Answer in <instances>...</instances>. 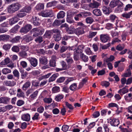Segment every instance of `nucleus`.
Segmentation results:
<instances>
[{
    "label": "nucleus",
    "mask_w": 132,
    "mask_h": 132,
    "mask_svg": "<svg viewBox=\"0 0 132 132\" xmlns=\"http://www.w3.org/2000/svg\"><path fill=\"white\" fill-rule=\"evenodd\" d=\"M108 107L109 108H111L113 107H116L118 108V106L117 104L114 103H109L108 105Z\"/></svg>",
    "instance_id": "obj_56"
},
{
    "label": "nucleus",
    "mask_w": 132,
    "mask_h": 132,
    "mask_svg": "<svg viewBox=\"0 0 132 132\" xmlns=\"http://www.w3.org/2000/svg\"><path fill=\"white\" fill-rule=\"evenodd\" d=\"M69 88L67 86H64L62 88V91L65 93H68L69 92Z\"/></svg>",
    "instance_id": "obj_58"
},
{
    "label": "nucleus",
    "mask_w": 132,
    "mask_h": 132,
    "mask_svg": "<svg viewBox=\"0 0 132 132\" xmlns=\"http://www.w3.org/2000/svg\"><path fill=\"white\" fill-rule=\"evenodd\" d=\"M59 74L57 73H55L52 75L49 79L48 82H51L54 81L57 77L58 76Z\"/></svg>",
    "instance_id": "obj_26"
},
{
    "label": "nucleus",
    "mask_w": 132,
    "mask_h": 132,
    "mask_svg": "<svg viewBox=\"0 0 132 132\" xmlns=\"http://www.w3.org/2000/svg\"><path fill=\"white\" fill-rule=\"evenodd\" d=\"M67 21L70 23H72L74 22V21L72 19V15L70 14H67Z\"/></svg>",
    "instance_id": "obj_17"
},
{
    "label": "nucleus",
    "mask_w": 132,
    "mask_h": 132,
    "mask_svg": "<svg viewBox=\"0 0 132 132\" xmlns=\"http://www.w3.org/2000/svg\"><path fill=\"white\" fill-rule=\"evenodd\" d=\"M93 19L91 17H88L85 20L86 22L87 23L91 24L94 21Z\"/></svg>",
    "instance_id": "obj_36"
},
{
    "label": "nucleus",
    "mask_w": 132,
    "mask_h": 132,
    "mask_svg": "<svg viewBox=\"0 0 132 132\" xmlns=\"http://www.w3.org/2000/svg\"><path fill=\"white\" fill-rule=\"evenodd\" d=\"M65 77H62L58 79L57 80V82L58 83H61L63 82L65 80Z\"/></svg>",
    "instance_id": "obj_59"
},
{
    "label": "nucleus",
    "mask_w": 132,
    "mask_h": 132,
    "mask_svg": "<svg viewBox=\"0 0 132 132\" xmlns=\"http://www.w3.org/2000/svg\"><path fill=\"white\" fill-rule=\"evenodd\" d=\"M4 85L6 86L12 87L15 86L16 82L13 81L6 80L4 81Z\"/></svg>",
    "instance_id": "obj_6"
},
{
    "label": "nucleus",
    "mask_w": 132,
    "mask_h": 132,
    "mask_svg": "<svg viewBox=\"0 0 132 132\" xmlns=\"http://www.w3.org/2000/svg\"><path fill=\"white\" fill-rule=\"evenodd\" d=\"M65 13L63 11H60L58 13L57 15V18L59 19L60 18H63L65 16Z\"/></svg>",
    "instance_id": "obj_34"
},
{
    "label": "nucleus",
    "mask_w": 132,
    "mask_h": 132,
    "mask_svg": "<svg viewBox=\"0 0 132 132\" xmlns=\"http://www.w3.org/2000/svg\"><path fill=\"white\" fill-rule=\"evenodd\" d=\"M99 26V25L97 24H94L91 26V29L92 30H98L100 29Z\"/></svg>",
    "instance_id": "obj_32"
},
{
    "label": "nucleus",
    "mask_w": 132,
    "mask_h": 132,
    "mask_svg": "<svg viewBox=\"0 0 132 132\" xmlns=\"http://www.w3.org/2000/svg\"><path fill=\"white\" fill-rule=\"evenodd\" d=\"M33 38L31 36L26 37L24 39V41L27 42L28 43L29 42L31 41L33 39Z\"/></svg>",
    "instance_id": "obj_51"
},
{
    "label": "nucleus",
    "mask_w": 132,
    "mask_h": 132,
    "mask_svg": "<svg viewBox=\"0 0 132 132\" xmlns=\"http://www.w3.org/2000/svg\"><path fill=\"white\" fill-rule=\"evenodd\" d=\"M21 119L23 121H29L30 120V116L28 113L23 114L21 116Z\"/></svg>",
    "instance_id": "obj_8"
},
{
    "label": "nucleus",
    "mask_w": 132,
    "mask_h": 132,
    "mask_svg": "<svg viewBox=\"0 0 132 132\" xmlns=\"http://www.w3.org/2000/svg\"><path fill=\"white\" fill-rule=\"evenodd\" d=\"M100 4L98 2L96 1H94L93 3H90L89 6V7L94 9L97 8L99 6Z\"/></svg>",
    "instance_id": "obj_10"
},
{
    "label": "nucleus",
    "mask_w": 132,
    "mask_h": 132,
    "mask_svg": "<svg viewBox=\"0 0 132 132\" xmlns=\"http://www.w3.org/2000/svg\"><path fill=\"white\" fill-rule=\"evenodd\" d=\"M28 60L32 66L33 67H36L38 64V60L35 58L30 57L28 58Z\"/></svg>",
    "instance_id": "obj_4"
},
{
    "label": "nucleus",
    "mask_w": 132,
    "mask_h": 132,
    "mask_svg": "<svg viewBox=\"0 0 132 132\" xmlns=\"http://www.w3.org/2000/svg\"><path fill=\"white\" fill-rule=\"evenodd\" d=\"M100 40L103 43H105L110 40L109 36L107 34H102L100 36Z\"/></svg>",
    "instance_id": "obj_5"
},
{
    "label": "nucleus",
    "mask_w": 132,
    "mask_h": 132,
    "mask_svg": "<svg viewBox=\"0 0 132 132\" xmlns=\"http://www.w3.org/2000/svg\"><path fill=\"white\" fill-rule=\"evenodd\" d=\"M127 86H126L122 89H120L118 91V93L120 94L121 95L127 93L128 92V90L127 88H126Z\"/></svg>",
    "instance_id": "obj_12"
},
{
    "label": "nucleus",
    "mask_w": 132,
    "mask_h": 132,
    "mask_svg": "<svg viewBox=\"0 0 132 132\" xmlns=\"http://www.w3.org/2000/svg\"><path fill=\"white\" fill-rule=\"evenodd\" d=\"M26 15V14L23 12H21V10L20 12L17 14L16 16L19 18H22L25 16Z\"/></svg>",
    "instance_id": "obj_38"
},
{
    "label": "nucleus",
    "mask_w": 132,
    "mask_h": 132,
    "mask_svg": "<svg viewBox=\"0 0 132 132\" xmlns=\"http://www.w3.org/2000/svg\"><path fill=\"white\" fill-rule=\"evenodd\" d=\"M12 50L14 52L18 53L20 50L19 48L17 46H14L12 48Z\"/></svg>",
    "instance_id": "obj_44"
},
{
    "label": "nucleus",
    "mask_w": 132,
    "mask_h": 132,
    "mask_svg": "<svg viewBox=\"0 0 132 132\" xmlns=\"http://www.w3.org/2000/svg\"><path fill=\"white\" fill-rule=\"evenodd\" d=\"M19 54L20 56L24 58H26L27 56V53L26 52L24 51H21L20 52Z\"/></svg>",
    "instance_id": "obj_35"
},
{
    "label": "nucleus",
    "mask_w": 132,
    "mask_h": 132,
    "mask_svg": "<svg viewBox=\"0 0 132 132\" xmlns=\"http://www.w3.org/2000/svg\"><path fill=\"white\" fill-rule=\"evenodd\" d=\"M63 96L62 94H58L55 96V99L57 102L60 101L63 98Z\"/></svg>",
    "instance_id": "obj_41"
},
{
    "label": "nucleus",
    "mask_w": 132,
    "mask_h": 132,
    "mask_svg": "<svg viewBox=\"0 0 132 132\" xmlns=\"http://www.w3.org/2000/svg\"><path fill=\"white\" fill-rule=\"evenodd\" d=\"M56 1H52L47 3V7H50L56 5Z\"/></svg>",
    "instance_id": "obj_45"
},
{
    "label": "nucleus",
    "mask_w": 132,
    "mask_h": 132,
    "mask_svg": "<svg viewBox=\"0 0 132 132\" xmlns=\"http://www.w3.org/2000/svg\"><path fill=\"white\" fill-rule=\"evenodd\" d=\"M69 89L70 90L73 92L77 90L78 89L77 84L75 83L72 84L70 86Z\"/></svg>",
    "instance_id": "obj_13"
},
{
    "label": "nucleus",
    "mask_w": 132,
    "mask_h": 132,
    "mask_svg": "<svg viewBox=\"0 0 132 132\" xmlns=\"http://www.w3.org/2000/svg\"><path fill=\"white\" fill-rule=\"evenodd\" d=\"M80 57L82 60L85 62L88 61V57L85 55L84 54L82 53L80 55Z\"/></svg>",
    "instance_id": "obj_43"
},
{
    "label": "nucleus",
    "mask_w": 132,
    "mask_h": 132,
    "mask_svg": "<svg viewBox=\"0 0 132 132\" xmlns=\"http://www.w3.org/2000/svg\"><path fill=\"white\" fill-rule=\"evenodd\" d=\"M61 24V21L58 20H56L54 22L53 25L54 26H57Z\"/></svg>",
    "instance_id": "obj_49"
},
{
    "label": "nucleus",
    "mask_w": 132,
    "mask_h": 132,
    "mask_svg": "<svg viewBox=\"0 0 132 132\" xmlns=\"http://www.w3.org/2000/svg\"><path fill=\"white\" fill-rule=\"evenodd\" d=\"M30 82L27 81L23 85L22 88L23 90L26 91L27 89L30 86Z\"/></svg>",
    "instance_id": "obj_19"
},
{
    "label": "nucleus",
    "mask_w": 132,
    "mask_h": 132,
    "mask_svg": "<svg viewBox=\"0 0 132 132\" xmlns=\"http://www.w3.org/2000/svg\"><path fill=\"white\" fill-rule=\"evenodd\" d=\"M31 7L30 6H25L21 10V12H24L29 13L31 12Z\"/></svg>",
    "instance_id": "obj_11"
},
{
    "label": "nucleus",
    "mask_w": 132,
    "mask_h": 132,
    "mask_svg": "<svg viewBox=\"0 0 132 132\" xmlns=\"http://www.w3.org/2000/svg\"><path fill=\"white\" fill-rule=\"evenodd\" d=\"M118 0L112 1L110 2V6L111 8H113L117 5Z\"/></svg>",
    "instance_id": "obj_31"
},
{
    "label": "nucleus",
    "mask_w": 132,
    "mask_h": 132,
    "mask_svg": "<svg viewBox=\"0 0 132 132\" xmlns=\"http://www.w3.org/2000/svg\"><path fill=\"white\" fill-rule=\"evenodd\" d=\"M41 15L43 17H51L53 15V13L52 10H47L45 11L42 12L41 13Z\"/></svg>",
    "instance_id": "obj_2"
},
{
    "label": "nucleus",
    "mask_w": 132,
    "mask_h": 132,
    "mask_svg": "<svg viewBox=\"0 0 132 132\" xmlns=\"http://www.w3.org/2000/svg\"><path fill=\"white\" fill-rule=\"evenodd\" d=\"M20 39V37L17 36L13 38L12 40V42L13 43H17L19 41Z\"/></svg>",
    "instance_id": "obj_52"
},
{
    "label": "nucleus",
    "mask_w": 132,
    "mask_h": 132,
    "mask_svg": "<svg viewBox=\"0 0 132 132\" xmlns=\"http://www.w3.org/2000/svg\"><path fill=\"white\" fill-rule=\"evenodd\" d=\"M117 5L118 6V10L119 11V10L122 9L123 4L120 1L118 0Z\"/></svg>",
    "instance_id": "obj_42"
},
{
    "label": "nucleus",
    "mask_w": 132,
    "mask_h": 132,
    "mask_svg": "<svg viewBox=\"0 0 132 132\" xmlns=\"http://www.w3.org/2000/svg\"><path fill=\"white\" fill-rule=\"evenodd\" d=\"M50 66L52 67H53L55 66V56H52V57L50 61Z\"/></svg>",
    "instance_id": "obj_28"
},
{
    "label": "nucleus",
    "mask_w": 132,
    "mask_h": 132,
    "mask_svg": "<svg viewBox=\"0 0 132 132\" xmlns=\"http://www.w3.org/2000/svg\"><path fill=\"white\" fill-rule=\"evenodd\" d=\"M105 73V71L103 69H102L97 72V75L98 76H102L104 75Z\"/></svg>",
    "instance_id": "obj_64"
},
{
    "label": "nucleus",
    "mask_w": 132,
    "mask_h": 132,
    "mask_svg": "<svg viewBox=\"0 0 132 132\" xmlns=\"http://www.w3.org/2000/svg\"><path fill=\"white\" fill-rule=\"evenodd\" d=\"M52 90L54 93L59 92L60 91V88L56 86L53 87L52 89Z\"/></svg>",
    "instance_id": "obj_50"
},
{
    "label": "nucleus",
    "mask_w": 132,
    "mask_h": 132,
    "mask_svg": "<svg viewBox=\"0 0 132 132\" xmlns=\"http://www.w3.org/2000/svg\"><path fill=\"white\" fill-rule=\"evenodd\" d=\"M74 80L73 78H69L66 80L64 82V84L65 85L68 84L69 82L73 81Z\"/></svg>",
    "instance_id": "obj_57"
},
{
    "label": "nucleus",
    "mask_w": 132,
    "mask_h": 132,
    "mask_svg": "<svg viewBox=\"0 0 132 132\" xmlns=\"http://www.w3.org/2000/svg\"><path fill=\"white\" fill-rule=\"evenodd\" d=\"M131 15L132 16V11L128 13H124L122 14L123 17L127 19L129 18Z\"/></svg>",
    "instance_id": "obj_30"
},
{
    "label": "nucleus",
    "mask_w": 132,
    "mask_h": 132,
    "mask_svg": "<svg viewBox=\"0 0 132 132\" xmlns=\"http://www.w3.org/2000/svg\"><path fill=\"white\" fill-rule=\"evenodd\" d=\"M69 126L67 125H63L62 127V129L64 131H66L68 130Z\"/></svg>",
    "instance_id": "obj_61"
},
{
    "label": "nucleus",
    "mask_w": 132,
    "mask_h": 132,
    "mask_svg": "<svg viewBox=\"0 0 132 132\" xmlns=\"http://www.w3.org/2000/svg\"><path fill=\"white\" fill-rule=\"evenodd\" d=\"M47 82L48 81L46 80H43L41 81L39 85V86L40 87H43L47 84Z\"/></svg>",
    "instance_id": "obj_55"
},
{
    "label": "nucleus",
    "mask_w": 132,
    "mask_h": 132,
    "mask_svg": "<svg viewBox=\"0 0 132 132\" xmlns=\"http://www.w3.org/2000/svg\"><path fill=\"white\" fill-rule=\"evenodd\" d=\"M44 5L43 4L40 3L37 4L35 7L36 9L38 11H39L44 9Z\"/></svg>",
    "instance_id": "obj_27"
},
{
    "label": "nucleus",
    "mask_w": 132,
    "mask_h": 132,
    "mask_svg": "<svg viewBox=\"0 0 132 132\" xmlns=\"http://www.w3.org/2000/svg\"><path fill=\"white\" fill-rule=\"evenodd\" d=\"M24 103L23 101L19 100L18 101L16 104L18 106H20L23 105L24 104Z\"/></svg>",
    "instance_id": "obj_53"
},
{
    "label": "nucleus",
    "mask_w": 132,
    "mask_h": 132,
    "mask_svg": "<svg viewBox=\"0 0 132 132\" xmlns=\"http://www.w3.org/2000/svg\"><path fill=\"white\" fill-rule=\"evenodd\" d=\"M100 115V113L99 111H97L94 112L93 114V117L96 118L98 117Z\"/></svg>",
    "instance_id": "obj_63"
},
{
    "label": "nucleus",
    "mask_w": 132,
    "mask_h": 132,
    "mask_svg": "<svg viewBox=\"0 0 132 132\" xmlns=\"http://www.w3.org/2000/svg\"><path fill=\"white\" fill-rule=\"evenodd\" d=\"M84 46L83 45H79L76 49L75 52L77 53H82L83 50L84 48Z\"/></svg>",
    "instance_id": "obj_21"
},
{
    "label": "nucleus",
    "mask_w": 132,
    "mask_h": 132,
    "mask_svg": "<svg viewBox=\"0 0 132 132\" xmlns=\"http://www.w3.org/2000/svg\"><path fill=\"white\" fill-rule=\"evenodd\" d=\"M33 24L35 26H38L40 24V21L38 18L35 16H33L32 19Z\"/></svg>",
    "instance_id": "obj_7"
},
{
    "label": "nucleus",
    "mask_w": 132,
    "mask_h": 132,
    "mask_svg": "<svg viewBox=\"0 0 132 132\" xmlns=\"http://www.w3.org/2000/svg\"><path fill=\"white\" fill-rule=\"evenodd\" d=\"M111 125L113 126H117L119 123V120L117 119H114L110 121Z\"/></svg>",
    "instance_id": "obj_14"
},
{
    "label": "nucleus",
    "mask_w": 132,
    "mask_h": 132,
    "mask_svg": "<svg viewBox=\"0 0 132 132\" xmlns=\"http://www.w3.org/2000/svg\"><path fill=\"white\" fill-rule=\"evenodd\" d=\"M13 73L14 77L19 78V73L18 71L16 69L14 70L13 72Z\"/></svg>",
    "instance_id": "obj_48"
},
{
    "label": "nucleus",
    "mask_w": 132,
    "mask_h": 132,
    "mask_svg": "<svg viewBox=\"0 0 132 132\" xmlns=\"http://www.w3.org/2000/svg\"><path fill=\"white\" fill-rule=\"evenodd\" d=\"M9 101V99L7 97H4L0 98V104H7Z\"/></svg>",
    "instance_id": "obj_15"
},
{
    "label": "nucleus",
    "mask_w": 132,
    "mask_h": 132,
    "mask_svg": "<svg viewBox=\"0 0 132 132\" xmlns=\"http://www.w3.org/2000/svg\"><path fill=\"white\" fill-rule=\"evenodd\" d=\"M19 19L17 16H15L11 19L10 21V24L11 25H12L13 24L17 22Z\"/></svg>",
    "instance_id": "obj_18"
},
{
    "label": "nucleus",
    "mask_w": 132,
    "mask_h": 132,
    "mask_svg": "<svg viewBox=\"0 0 132 132\" xmlns=\"http://www.w3.org/2000/svg\"><path fill=\"white\" fill-rule=\"evenodd\" d=\"M124 98L125 100L127 101H129L132 99V94L129 93L125 95Z\"/></svg>",
    "instance_id": "obj_33"
},
{
    "label": "nucleus",
    "mask_w": 132,
    "mask_h": 132,
    "mask_svg": "<svg viewBox=\"0 0 132 132\" xmlns=\"http://www.w3.org/2000/svg\"><path fill=\"white\" fill-rule=\"evenodd\" d=\"M32 28L31 25L27 24L21 28L20 30V32H21L26 33Z\"/></svg>",
    "instance_id": "obj_3"
},
{
    "label": "nucleus",
    "mask_w": 132,
    "mask_h": 132,
    "mask_svg": "<svg viewBox=\"0 0 132 132\" xmlns=\"http://www.w3.org/2000/svg\"><path fill=\"white\" fill-rule=\"evenodd\" d=\"M38 91L36 90L30 96V97L32 100L34 99L37 96Z\"/></svg>",
    "instance_id": "obj_37"
},
{
    "label": "nucleus",
    "mask_w": 132,
    "mask_h": 132,
    "mask_svg": "<svg viewBox=\"0 0 132 132\" xmlns=\"http://www.w3.org/2000/svg\"><path fill=\"white\" fill-rule=\"evenodd\" d=\"M102 10L103 13L106 15H108L111 12L109 8H107L105 6L103 7Z\"/></svg>",
    "instance_id": "obj_20"
},
{
    "label": "nucleus",
    "mask_w": 132,
    "mask_h": 132,
    "mask_svg": "<svg viewBox=\"0 0 132 132\" xmlns=\"http://www.w3.org/2000/svg\"><path fill=\"white\" fill-rule=\"evenodd\" d=\"M110 84V83L106 81L102 82L101 83V85L102 86H104L106 87H108Z\"/></svg>",
    "instance_id": "obj_54"
},
{
    "label": "nucleus",
    "mask_w": 132,
    "mask_h": 132,
    "mask_svg": "<svg viewBox=\"0 0 132 132\" xmlns=\"http://www.w3.org/2000/svg\"><path fill=\"white\" fill-rule=\"evenodd\" d=\"M40 63L43 65H46L47 63V60L46 57L45 56H42L39 59Z\"/></svg>",
    "instance_id": "obj_9"
},
{
    "label": "nucleus",
    "mask_w": 132,
    "mask_h": 132,
    "mask_svg": "<svg viewBox=\"0 0 132 132\" xmlns=\"http://www.w3.org/2000/svg\"><path fill=\"white\" fill-rule=\"evenodd\" d=\"M21 7V5L18 3L13 4L9 7L8 11L10 13H13L18 11Z\"/></svg>",
    "instance_id": "obj_1"
},
{
    "label": "nucleus",
    "mask_w": 132,
    "mask_h": 132,
    "mask_svg": "<svg viewBox=\"0 0 132 132\" xmlns=\"http://www.w3.org/2000/svg\"><path fill=\"white\" fill-rule=\"evenodd\" d=\"M53 37L54 39L56 41H58L60 40L61 38L60 33L55 34Z\"/></svg>",
    "instance_id": "obj_29"
},
{
    "label": "nucleus",
    "mask_w": 132,
    "mask_h": 132,
    "mask_svg": "<svg viewBox=\"0 0 132 132\" xmlns=\"http://www.w3.org/2000/svg\"><path fill=\"white\" fill-rule=\"evenodd\" d=\"M75 32L76 34L78 35L84 34L85 31L83 30H81V28L78 27L75 29Z\"/></svg>",
    "instance_id": "obj_16"
},
{
    "label": "nucleus",
    "mask_w": 132,
    "mask_h": 132,
    "mask_svg": "<svg viewBox=\"0 0 132 132\" xmlns=\"http://www.w3.org/2000/svg\"><path fill=\"white\" fill-rule=\"evenodd\" d=\"M61 64L64 70L68 69L70 68V65L68 66L66 65V63L63 61L61 62Z\"/></svg>",
    "instance_id": "obj_39"
},
{
    "label": "nucleus",
    "mask_w": 132,
    "mask_h": 132,
    "mask_svg": "<svg viewBox=\"0 0 132 132\" xmlns=\"http://www.w3.org/2000/svg\"><path fill=\"white\" fill-rule=\"evenodd\" d=\"M131 74L130 69H128L123 74L122 76L125 77H128L130 76Z\"/></svg>",
    "instance_id": "obj_23"
},
{
    "label": "nucleus",
    "mask_w": 132,
    "mask_h": 132,
    "mask_svg": "<svg viewBox=\"0 0 132 132\" xmlns=\"http://www.w3.org/2000/svg\"><path fill=\"white\" fill-rule=\"evenodd\" d=\"M20 64L24 68H26L27 67V63L25 61H22L21 62Z\"/></svg>",
    "instance_id": "obj_62"
},
{
    "label": "nucleus",
    "mask_w": 132,
    "mask_h": 132,
    "mask_svg": "<svg viewBox=\"0 0 132 132\" xmlns=\"http://www.w3.org/2000/svg\"><path fill=\"white\" fill-rule=\"evenodd\" d=\"M31 31L34 32L33 36L34 37H36L39 35V29L37 28H34Z\"/></svg>",
    "instance_id": "obj_24"
},
{
    "label": "nucleus",
    "mask_w": 132,
    "mask_h": 132,
    "mask_svg": "<svg viewBox=\"0 0 132 132\" xmlns=\"http://www.w3.org/2000/svg\"><path fill=\"white\" fill-rule=\"evenodd\" d=\"M124 47L125 46L123 44L122 45L119 44L117 46L116 49L118 50L121 51L124 49Z\"/></svg>",
    "instance_id": "obj_46"
},
{
    "label": "nucleus",
    "mask_w": 132,
    "mask_h": 132,
    "mask_svg": "<svg viewBox=\"0 0 132 132\" xmlns=\"http://www.w3.org/2000/svg\"><path fill=\"white\" fill-rule=\"evenodd\" d=\"M2 71L3 74L6 75L10 73L11 72V70L7 68H4L3 69Z\"/></svg>",
    "instance_id": "obj_40"
},
{
    "label": "nucleus",
    "mask_w": 132,
    "mask_h": 132,
    "mask_svg": "<svg viewBox=\"0 0 132 132\" xmlns=\"http://www.w3.org/2000/svg\"><path fill=\"white\" fill-rule=\"evenodd\" d=\"M114 59V57L113 55H111L110 57L107 59L106 60V62L108 63L109 61H113Z\"/></svg>",
    "instance_id": "obj_60"
},
{
    "label": "nucleus",
    "mask_w": 132,
    "mask_h": 132,
    "mask_svg": "<svg viewBox=\"0 0 132 132\" xmlns=\"http://www.w3.org/2000/svg\"><path fill=\"white\" fill-rule=\"evenodd\" d=\"M9 35H0V40L4 41L8 40L9 39Z\"/></svg>",
    "instance_id": "obj_25"
},
{
    "label": "nucleus",
    "mask_w": 132,
    "mask_h": 132,
    "mask_svg": "<svg viewBox=\"0 0 132 132\" xmlns=\"http://www.w3.org/2000/svg\"><path fill=\"white\" fill-rule=\"evenodd\" d=\"M93 13L96 16H101L102 14V13L101 10L98 9H95L93 11Z\"/></svg>",
    "instance_id": "obj_22"
},
{
    "label": "nucleus",
    "mask_w": 132,
    "mask_h": 132,
    "mask_svg": "<svg viewBox=\"0 0 132 132\" xmlns=\"http://www.w3.org/2000/svg\"><path fill=\"white\" fill-rule=\"evenodd\" d=\"M75 29L73 28H72V29L68 28L67 29V32L69 34H71L73 33L74 32H75Z\"/></svg>",
    "instance_id": "obj_47"
}]
</instances>
